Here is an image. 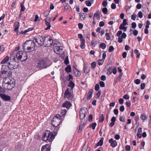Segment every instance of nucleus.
<instances>
[{"mask_svg": "<svg viewBox=\"0 0 151 151\" xmlns=\"http://www.w3.org/2000/svg\"><path fill=\"white\" fill-rule=\"evenodd\" d=\"M105 35L106 36V40H109L110 38L109 33L108 32L106 33Z\"/></svg>", "mask_w": 151, "mask_h": 151, "instance_id": "47", "label": "nucleus"}, {"mask_svg": "<svg viewBox=\"0 0 151 151\" xmlns=\"http://www.w3.org/2000/svg\"><path fill=\"white\" fill-rule=\"evenodd\" d=\"M99 84L101 87H104L105 86V85L104 82L102 81L99 82Z\"/></svg>", "mask_w": 151, "mask_h": 151, "instance_id": "56", "label": "nucleus"}, {"mask_svg": "<svg viewBox=\"0 0 151 151\" xmlns=\"http://www.w3.org/2000/svg\"><path fill=\"white\" fill-rule=\"evenodd\" d=\"M71 90L69 88H67L64 93V98H67L69 100H72L73 98V95L72 93L71 92Z\"/></svg>", "mask_w": 151, "mask_h": 151, "instance_id": "9", "label": "nucleus"}, {"mask_svg": "<svg viewBox=\"0 0 151 151\" xmlns=\"http://www.w3.org/2000/svg\"><path fill=\"white\" fill-rule=\"evenodd\" d=\"M123 75V73H119L118 76L116 78L115 80L114 81V85L116 84L118 82H121V80ZM121 82H122V81H121Z\"/></svg>", "mask_w": 151, "mask_h": 151, "instance_id": "16", "label": "nucleus"}, {"mask_svg": "<svg viewBox=\"0 0 151 151\" xmlns=\"http://www.w3.org/2000/svg\"><path fill=\"white\" fill-rule=\"evenodd\" d=\"M86 113L84 109H81L80 111V117L81 120V122H82L83 120V119H85V118L86 117Z\"/></svg>", "mask_w": 151, "mask_h": 151, "instance_id": "13", "label": "nucleus"}, {"mask_svg": "<svg viewBox=\"0 0 151 151\" xmlns=\"http://www.w3.org/2000/svg\"><path fill=\"white\" fill-rule=\"evenodd\" d=\"M138 16L140 18H142V17L143 14L141 11H140L138 12Z\"/></svg>", "mask_w": 151, "mask_h": 151, "instance_id": "64", "label": "nucleus"}, {"mask_svg": "<svg viewBox=\"0 0 151 151\" xmlns=\"http://www.w3.org/2000/svg\"><path fill=\"white\" fill-rule=\"evenodd\" d=\"M85 2L87 6H90L91 5V3L89 0L86 1Z\"/></svg>", "mask_w": 151, "mask_h": 151, "instance_id": "43", "label": "nucleus"}, {"mask_svg": "<svg viewBox=\"0 0 151 151\" xmlns=\"http://www.w3.org/2000/svg\"><path fill=\"white\" fill-rule=\"evenodd\" d=\"M67 112V111L66 109H62L61 110L60 114L62 117H64Z\"/></svg>", "mask_w": 151, "mask_h": 151, "instance_id": "34", "label": "nucleus"}, {"mask_svg": "<svg viewBox=\"0 0 151 151\" xmlns=\"http://www.w3.org/2000/svg\"><path fill=\"white\" fill-rule=\"evenodd\" d=\"M119 120L121 122H125V117L123 116H120L119 118Z\"/></svg>", "mask_w": 151, "mask_h": 151, "instance_id": "46", "label": "nucleus"}, {"mask_svg": "<svg viewBox=\"0 0 151 151\" xmlns=\"http://www.w3.org/2000/svg\"><path fill=\"white\" fill-rule=\"evenodd\" d=\"M12 72L7 70L6 71H4V72L3 73V76H10L12 75Z\"/></svg>", "mask_w": 151, "mask_h": 151, "instance_id": "24", "label": "nucleus"}, {"mask_svg": "<svg viewBox=\"0 0 151 151\" xmlns=\"http://www.w3.org/2000/svg\"><path fill=\"white\" fill-rule=\"evenodd\" d=\"M68 78H67V79L68 81H69L70 79L73 80V78L72 75L69 74L68 75Z\"/></svg>", "mask_w": 151, "mask_h": 151, "instance_id": "51", "label": "nucleus"}, {"mask_svg": "<svg viewBox=\"0 0 151 151\" xmlns=\"http://www.w3.org/2000/svg\"><path fill=\"white\" fill-rule=\"evenodd\" d=\"M124 100L123 99L120 98L119 100V103L120 104L122 105L124 103Z\"/></svg>", "mask_w": 151, "mask_h": 151, "instance_id": "63", "label": "nucleus"}, {"mask_svg": "<svg viewBox=\"0 0 151 151\" xmlns=\"http://www.w3.org/2000/svg\"><path fill=\"white\" fill-rule=\"evenodd\" d=\"M84 72L85 74H87L89 72L90 68L86 66V65L84 64Z\"/></svg>", "mask_w": 151, "mask_h": 151, "instance_id": "31", "label": "nucleus"}, {"mask_svg": "<svg viewBox=\"0 0 151 151\" xmlns=\"http://www.w3.org/2000/svg\"><path fill=\"white\" fill-rule=\"evenodd\" d=\"M79 15L80 16V19L81 20H83L84 19L86 18L87 14L84 13H79Z\"/></svg>", "mask_w": 151, "mask_h": 151, "instance_id": "25", "label": "nucleus"}, {"mask_svg": "<svg viewBox=\"0 0 151 151\" xmlns=\"http://www.w3.org/2000/svg\"><path fill=\"white\" fill-rule=\"evenodd\" d=\"M87 121V120L84 119V121H82L81 123H83L82 124H81L79 125V130L78 131V133L81 132L82 131L83 127H84L85 124Z\"/></svg>", "mask_w": 151, "mask_h": 151, "instance_id": "18", "label": "nucleus"}, {"mask_svg": "<svg viewBox=\"0 0 151 151\" xmlns=\"http://www.w3.org/2000/svg\"><path fill=\"white\" fill-rule=\"evenodd\" d=\"M123 98L125 99H129V97L128 94H126L123 96Z\"/></svg>", "mask_w": 151, "mask_h": 151, "instance_id": "60", "label": "nucleus"}, {"mask_svg": "<svg viewBox=\"0 0 151 151\" xmlns=\"http://www.w3.org/2000/svg\"><path fill=\"white\" fill-rule=\"evenodd\" d=\"M9 68L7 66L5 65H2V67L0 71V78H3L4 77V76H3V73L4 72V71L8 70V69Z\"/></svg>", "mask_w": 151, "mask_h": 151, "instance_id": "15", "label": "nucleus"}, {"mask_svg": "<svg viewBox=\"0 0 151 151\" xmlns=\"http://www.w3.org/2000/svg\"><path fill=\"white\" fill-rule=\"evenodd\" d=\"M106 44L103 42L101 43L99 46V47H101L103 49H105L106 47Z\"/></svg>", "mask_w": 151, "mask_h": 151, "instance_id": "36", "label": "nucleus"}, {"mask_svg": "<svg viewBox=\"0 0 151 151\" xmlns=\"http://www.w3.org/2000/svg\"><path fill=\"white\" fill-rule=\"evenodd\" d=\"M48 133H50V131L48 130L46 131L44 133L43 135L42 136V139L45 142H47V139H46L47 138V136L49 134Z\"/></svg>", "mask_w": 151, "mask_h": 151, "instance_id": "20", "label": "nucleus"}, {"mask_svg": "<svg viewBox=\"0 0 151 151\" xmlns=\"http://www.w3.org/2000/svg\"><path fill=\"white\" fill-rule=\"evenodd\" d=\"M147 117V116L145 114H142L140 116V118L143 120V122H144L145 120L146 119Z\"/></svg>", "mask_w": 151, "mask_h": 151, "instance_id": "38", "label": "nucleus"}, {"mask_svg": "<svg viewBox=\"0 0 151 151\" xmlns=\"http://www.w3.org/2000/svg\"><path fill=\"white\" fill-rule=\"evenodd\" d=\"M106 78L105 76L102 75L100 77V79L101 80L104 81L106 80Z\"/></svg>", "mask_w": 151, "mask_h": 151, "instance_id": "61", "label": "nucleus"}, {"mask_svg": "<svg viewBox=\"0 0 151 151\" xmlns=\"http://www.w3.org/2000/svg\"><path fill=\"white\" fill-rule=\"evenodd\" d=\"M71 105V104L70 101H66L63 104L62 106L63 107H66L67 109H69Z\"/></svg>", "mask_w": 151, "mask_h": 151, "instance_id": "21", "label": "nucleus"}, {"mask_svg": "<svg viewBox=\"0 0 151 151\" xmlns=\"http://www.w3.org/2000/svg\"><path fill=\"white\" fill-rule=\"evenodd\" d=\"M99 89V86L98 84L96 85L95 87V89L96 91H98Z\"/></svg>", "mask_w": 151, "mask_h": 151, "instance_id": "58", "label": "nucleus"}, {"mask_svg": "<svg viewBox=\"0 0 151 151\" xmlns=\"http://www.w3.org/2000/svg\"><path fill=\"white\" fill-rule=\"evenodd\" d=\"M122 32L121 30L119 31L117 34H116V36L118 37H120V35H122Z\"/></svg>", "mask_w": 151, "mask_h": 151, "instance_id": "59", "label": "nucleus"}, {"mask_svg": "<svg viewBox=\"0 0 151 151\" xmlns=\"http://www.w3.org/2000/svg\"><path fill=\"white\" fill-rule=\"evenodd\" d=\"M104 138L102 137L98 142L97 146H102L103 144Z\"/></svg>", "mask_w": 151, "mask_h": 151, "instance_id": "35", "label": "nucleus"}, {"mask_svg": "<svg viewBox=\"0 0 151 151\" xmlns=\"http://www.w3.org/2000/svg\"><path fill=\"white\" fill-rule=\"evenodd\" d=\"M45 37V36L44 37L40 35L37 36L33 39V41L36 43H37V47H40L44 45Z\"/></svg>", "mask_w": 151, "mask_h": 151, "instance_id": "6", "label": "nucleus"}, {"mask_svg": "<svg viewBox=\"0 0 151 151\" xmlns=\"http://www.w3.org/2000/svg\"><path fill=\"white\" fill-rule=\"evenodd\" d=\"M111 67H109L107 70V73L109 75H110L112 72V71H111Z\"/></svg>", "mask_w": 151, "mask_h": 151, "instance_id": "54", "label": "nucleus"}, {"mask_svg": "<svg viewBox=\"0 0 151 151\" xmlns=\"http://www.w3.org/2000/svg\"><path fill=\"white\" fill-rule=\"evenodd\" d=\"M145 84L144 83H141L140 85V89L143 90L144 89L145 87Z\"/></svg>", "mask_w": 151, "mask_h": 151, "instance_id": "49", "label": "nucleus"}, {"mask_svg": "<svg viewBox=\"0 0 151 151\" xmlns=\"http://www.w3.org/2000/svg\"><path fill=\"white\" fill-rule=\"evenodd\" d=\"M37 66L41 69L46 68L48 66L46 61L43 59L39 60L37 63Z\"/></svg>", "mask_w": 151, "mask_h": 151, "instance_id": "10", "label": "nucleus"}, {"mask_svg": "<svg viewBox=\"0 0 151 151\" xmlns=\"http://www.w3.org/2000/svg\"><path fill=\"white\" fill-rule=\"evenodd\" d=\"M142 132V128H139L138 132L137 134V137L139 138H140L142 137L141 134Z\"/></svg>", "mask_w": 151, "mask_h": 151, "instance_id": "29", "label": "nucleus"}, {"mask_svg": "<svg viewBox=\"0 0 151 151\" xmlns=\"http://www.w3.org/2000/svg\"><path fill=\"white\" fill-rule=\"evenodd\" d=\"M44 45L45 47H49L53 43L52 39L50 36H45Z\"/></svg>", "mask_w": 151, "mask_h": 151, "instance_id": "8", "label": "nucleus"}, {"mask_svg": "<svg viewBox=\"0 0 151 151\" xmlns=\"http://www.w3.org/2000/svg\"><path fill=\"white\" fill-rule=\"evenodd\" d=\"M94 17H96L97 19H100V11L99 10H98L96 13H94Z\"/></svg>", "mask_w": 151, "mask_h": 151, "instance_id": "28", "label": "nucleus"}, {"mask_svg": "<svg viewBox=\"0 0 151 151\" xmlns=\"http://www.w3.org/2000/svg\"><path fill=\"white\" fill-rule=\"evenodd\" d=\"M25 1V0H24L22 2L21 4V9L20 10L21 12H22L25 10V8L24 6V3Z\"/></svg>", "mask_w": 151, "mask_h": 151, "instance_id": "32", "label": "nucleus"}, {"mask_svg": "<svg viewBox=\"0 0 151 151\" xmlns=\"http://www.w3.org/2000/svg\"><path fill=\"white\" fill-rule=\"evenodd\" d=\"M75 84L72 81H70L69 83L68 86L71 88L70 89L73 91V88H74Z\"/></svg>", "mask_w": 151, "mask_h": 151, "instance_id": "30", "label": "nucleus"}, {"mask_svg": "<svg viewBox=\"0 0 151 151\" xmlns=\"http://www.w3.org/2000/svg\"><path fill=\"white\" fill-rule=\"evenodd\" d=\"M50 145L48 144H46L42 146L41 151H50Z\"/></svg>", "mask_w": 151, "mask_h": 151, "instance_id": "19", "label": "nucleus"}, {"mask_svg": "<svg viewBox=\"0 0 151 151\" xmlns=\"http://www.w3.org/2000/svg\"><path fill=\"white\" fill-rule=\"evenodd\" d=\"M58 130V127L56 129H54V131L52 132H50V133H48L49 134L47 136V138L46 139H47V142H51L52 141L57 134Z\"/></svg>", "mask_w": 151, "mask_h": 151, "instance_id": "7", "label": "nucleus"}, {"mask_svg": "<svg viewBox=\"0 0 151 151\" xmlns=\"http://www.w3.org/2000/svg\"><path fill=\"white\" fill-rule=\"evenodd\" d=\"M114 50V47L112 46H111L109 47V52L113 51Z\"/></svg>", "mask_w": 151, "mask_h": 151, "instance_id": "52", "label": "nucleus"}, {"mask_svg": "<svg viewBox=\"0 0 151 151\" xmlns=\"http://www.w3.org/2000/svg\"><path fill=\"white\" fill-rule=\"evenodd\" d=\"M93 116L92 115L90 114L89 115L88 118V121L90 122H92V121Z\"/></svg>", "mask_w": 151, "mask_h": 151, "instance_id": "55", "label": "nucleus"}, {"mask_svg": "<svg viewBox=\"0 0 151 151\" xmlns=\"http://www.w3.org/2000/svg\"><path fill=\"white\" fill-rule=\"evenodd\" d=\"M65 71L68 73L71 71V67L70 65H68L65 68Z\"/></svg>", "mask_w": 151, "mask_h": 151, "instance_id": "33", "label": "nucleus"}, {"mask_svg": "<svg viewBox=\"0 0 151 151\" xmlns=\"http://www.w3.org/2000/svg\"><path fill=\"white\" fill-rule=\"evenodd\" d=\"M32 43V40H29L26 41L23 45V49L25 51L27 49L29 51L31 50V47H30V45Z\"/></svg>", "mask_w": 151, "mask_h": 151, "instance_id": "11", "label": "nucleus"}, {"mask_svg": "<svg viewBox=\"0 0 151 151\" xmlns=\"http://www.w3.org/2000/svg\"><path fill=\"white\" fill-rule=\"evenodd\" d=\"M134 83L137 84H139L140 83V80L139 79H136L134 81Z\"/></svg>", "mask_w": 151, "mask_h": 151, "instance_id": "57", "label": "nucleus"}, {"mask_svg": "<svg viewBox=\"0 0 151 151\" xmlns=\"http://www.w3.org/2000/svg\"><path fill=\"white\" fill-rule=\"evenodd\" d=\"M69 63L68 59V57L67 56L65 60H64V63L66 65H67Z\"/></svg>", "mask_w": 151, "mask_h": 151, "instance_id": "42", "label": "nucleus"}, {"mask_svg": "<svg viewBox=\"0 0 151 151\" xmlns=\"http://www.w3.org/2000/svg\"><path fill=\"white\" fill-rule=\"evenodd\" d=\"M126 150L127 151H129L131 149L129 145H127L125 146Z\"/></svg>", "mask_w": 151, "mask_h": 151, "instance_id": "62", "label": "nucleus"}, {"mask_svg": "<svg viewBox=\"0 0 151 151\" xmlns=\"http://www.w3.org/2000/svg\"><path fill=\"white\" fill-rule=\"evenodd\" d=\"M96 63L95 62H93L91 64V67L92 69H94L96 66Z\"/></svg>", "mask_w": 151, "mask_h": 151, "instance_id": "48", "label": "nucleus"}, {"mask_svg": "<svg viewBox=\"0 0 151 151\" xmlns=\"http://www.w3.org/2000/svg\"><path fill=\"white\" fill-rule=\"evenodd\" d=\"M62 44L59 42H57L54 45V50L55 52L57 54L60 55L62 52H64L63 50V47L61 46Z\"/></svg>", "mask_w": 151, "mask_h": 151, "instance_id": "5", "label": "nucleus"}, {"mask_svg": "<svg viewBox=\"0 0 151 151\" xmlns=\"http://www.w3.org/2000/svg\"><path fill=\"white\" fill-rule=\"evenodd\" d=\"M104 120V117L103 114H101L99 118V121L100 122H103Z\"/></svg>", "mask_w": 151, "mask_h": 151, "instance_id": "37", "label": "nucleus"}, {"mask_svg": "<svg viewBox=\"0 0 151 151\" xmlns=\"http://www.w3.org/2000/svg\"><path fill=\"white\" fill-rule=\"evenodd\" d=\"M107 0H104L102 3V5L104 7H106L107 4Z\"/></svg>", "mask_w": 151, "mask_h": 151, "instance_id": "45", "label": "nucleus"}, {"mask_svg": "<svg viewBox=\"0 0 151 151\" xmlns=\"http://www.w3.org/2000/svg\"><path fill=\"white\" fill-rule=\"evenodd\" d=\"M14 80L13 79L6 77L3 81L2 87L5 89L11 90L15 86V84L14 83Z\"/></svg>", "mask_w": 151, "mask_h": 151, "instance_id": "2", "label": "nucleus"}, {"mask_svg": "<svg viewBox=\"0 0 151 151\" xmlns=\"http://www.w3.org/2000/svg\"><path fill=\"white\" fill-rule=\"evenodd\" d=\"M136 24L135 22H133L131 24V27L132 28L134 29L136 27Z\"/></svg>", "mask_w": 151, "mask_h": 151, "instance_id": "53", "label": "nucleus"}, {"mask_svg": "<svg viewBox=\"0 0 151 151\" xmlns=\"http://www.w3.org/2000/svg\"><path fill=\"white\" fill-rule=\"evenodd\" d=\"M10 59V57H9V56H6L3 60L1 62V64H4L6 63H7L8 61H9V60Z\"/></svg>", "mask_w": 151, "mask_h": 151, "instance_id": "27", "label": "nucleus"}, {"mask_svg": "<svg viewBox=\"0 0 151 151\" xmlns=\"http://www.w3.org/2000/svg\"><path fill=\"white\" fill-rule=\"evenodd\" d=\"M73 72L76 76L79 77L81 76V73L78 71L74 66L73 68Z\"/></svg>", "mask_w": 151, "mask_h": 151, "instance_id": "22", "label": "nucleus"}, {"mask_svg": "<svg viewBox=\"0 0 151 151\" xmlns=\"http://www.w3.org/2000/svg\"><path fill=\"white\" fill-rule=\"evenodd\" d=\"M96 126V123L95 122L93 123L92 124H90L89 127H91L92 129L94 130L95 129V127Z\"/></svg>", "mask_w": 151, "mask_h": 151, "instance_id": "41", "label": "nucleus"}, {"mask_svg": "<svg viewBox=\"0 0 151 151\" xmlns=\"http://www.w3.org/2000/svg\"><path fill=\"white\" fill-rule=\"evenodd\" d=\"M78 37L80 39L81 44L80 45L81 47V49H83L85 48V40L83 38V35L81 34H79L78 35Z\"/></svg>", "mask_w": 151, "mask_h": 151, "instance_id": "12", "label": "nucleus"}, {"mask_svg": "<svg viewBox=\"0 0 151 151\" xmlns=\"http://www.w3.org/2000/svg\"><path fill=\"white\" fill-rule=\"evenodd\" d=\"M15 55L14 52L11 53L9 61L7 63L8 67L11 70L16 69L18 67L19 63L16 60Z\"/></svg>", "mask_w": 151, "mask_h": 151, "instance_id": "1", "label": "nucleus"}, {"mask_svg": "<svg viewBox=\"0 0 151 151\" xmlns=\"http://www.w3.org/2000/svg\"><path fill=\"white\" fill-rule=\"evenodd\" d=\"M93 91V89H91L89 90V92L87 94V99L89 100L91 98Z\"/></svg>", "mask_w": 151, "mask_h": 151, "instance_id": "23", "label": "nucleus"}, {"mask_svg": "<svg viewBox=\"0 0 151 151\" xmlns=\"http://www.w3.org/2000/svg\"><path fill=\"white\" fill-rule=\"evenodd\" d=\"M109 142L110 144V145L113 147H116L117 144V142L115 140H113L112 138L109 140Z\"/></svg>", "mask_w": 151, "mask_h": 151, "instance_id": "17", "label": "nucleus"}, {"mask_svg": "<svg viewBox=\"0 0 151 151\" xmlns=\"http://www.w3.org/2000/svg\"><path fill=\"white\" fill-rule=\"evenodd\" d=\"M102 12L104 14H108V10L106 7H104L102 9Z\"/></svg>", "mask_w": 151, "mask_h": 151, "instance_id": "39", "label": "nucleus"}, {"mask_svg": "<svg viewBox=\"0 0 151 151\" xmlns=\"http://www.w3.org/2000/svg\"><path fill=\"white\" fill-rule=\"evenodd\" d=\"M46 24L47 27L45 28V29L46 30H47L48 29H49L51 27L50 22H48L46 21Z\"/></svg>", "mask_w": 151, "mask_h": 151, "instance_id": "40", "label": "nucleus"}, {"mask_svg": "<svg viewBox=\"0 0 151 151\" xmlns=\"http://www.w3.org/2000/svg\"><path fill=\"white\" fill-rule=\"evenodd\" d=\"M50 10H47L45 11L44 13V15L45 17L47 16L49 14Z\"/></svg>", "mask_w": 151, "mask_h": 151, "instance_id": "50", "label": "nucleus"}, {"mask_svg": "<svg viewBox=\"0 0 151 151\" xmlns=\"http://www.w3.org/2000/svg\"><path fill=\"white\" fill-rule=\"evenodd\" d=\"M34 29V28L33 27H31L28 29H26L24 30L25 34L26 33L30 31H32Z\"/></svg>", "mask_w": 151, "mask_h": 151, "instance_id": "44", "label": "nucleus"}, {"mask_svg": "<svg viewBox=\"0 0 151 151\" xmlns=\"http://www.w3.org/2000/svg\"><path fill=\"white\" fill-rule=\"evenodd\" d=\"M27 55L26 52H23L22 51H19L16 55L17 59L20 60L22 62L25 61L27 60Z\"/></svg>", "mask_w": 151, "mask_h": 151, "instance_id": "4", "label": "nucleus"}, {"mask_svg": "<svg viewBox=\"0 0 151 151\" xmlns=\"http://www.w3.org/2000/svg\"><path fill=\"white\" fill-rule=\"evenodd\" d=\"M61 123V116L59 114H57L55 116L51 122L52 125L55 127L54 129L58 127V130L60 127L59 126Z\"/></svg>", "mask_w": 151, "mask_h": 151, "instance_id": "3", "label": "nucleus"}, {"mask_svg": "<svg viewBox=\"0 0 151 151\" xmlns=\"http://www.w3.org/2000/svg\"><path fill=\"white\" fill-rule=\"evenodd\" d=\"M35 44H36V43L35 41H32V44H30V47H31V50H30L28 51L27 52H32V51H33L34 50L35 48H34L35 47ZM36 46H37V45H36Z\"/></svg>", "mask_w": 151, "mask_h": 151, "instance_id": "26", "label": "nucleus"}, {"mask_svg": "<svg viewBox=\"0 0 151 151\" xmlns=\"http://www.w3.org/2000/svg\"><path fill=\"white\" fill-rule=\"evenodd\" d=\"M0 97L5 101H9L11 100V97L5 94L0 93Z\"/></svg>", "mask_w": 151, "mask_h": 151, "instance_id": "14", "label": "nucleus"}]
</instances>
